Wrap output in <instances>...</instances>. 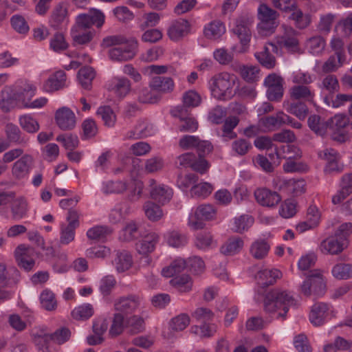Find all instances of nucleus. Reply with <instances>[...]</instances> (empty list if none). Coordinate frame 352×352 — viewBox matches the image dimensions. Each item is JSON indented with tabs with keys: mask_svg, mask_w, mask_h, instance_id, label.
Returning a JSON list of instances; mask_svg holds the SVG:
<instances>
[{
	"mask_svg": "<svg viewBox=\"0 0 352 352\" xmlns=\"http://www.w3.org/2000/svg\"><path fill=\"white\" fill-rule=\"evenodd\" d=\"M190 331L201 338H210L217 331V327L214 324L204 322L200 326L191 327Z\"/></svg>",
	"mask_w": 352,
	"mask_h": 352,
	"instance_id": "nucleus-55",
	"label": "nucleus"
},
{
	"mask_svg": "<svg viewBox=\"0 0 352 352\" xmlns=\"http://www.w3.org/2000/svg\"><path fill=\"white\" fill-rule=\"evenodd\" d=\"M125 320L126 318L124 315H122V313L116 312L113 314L112 324L109 331L111 337H116L123 332Z\"/></svg>",
	"mask_w": 352,
	"mask_h": 352,
	"instance_id": "nucleus-56",
	"label": "nucleus"
},
{
	"mask_svg": "<svg viewBox=\"0 0 352 352\" xmlns=\"http://www.w3.org/2000/svg\"><path fill=\"white\" fill-rule=\"evenodd\" d=\"M226 32V27L220 21H213L207 24L204 30L206 37L210 40L219 39Z\"/></svg>",
	"mask_w": 352,
	"mask_h": 352,
	"instance_id": "nucleus-33",
	"label": "nucleus"
},
{
	"mask_svg": "<svg viewBox=\"0 0 352 352\" xmlns=\"http://www.w3.org/2000/svg\"><path fill=\"white\" fill-rule=\"evenodd\" d=\"M95 76V72L91 67H82L77 74L78 82L82 88L89 89Z\"/></svg>",
	"mask_w": 352,
	"mask_h": 352,
	"instance_id": "nucleus-45",
	"label": "nucleus"
},
{
	"mask_svg": "<svg viewBox=\"0 0 352 352\" xmlns=\"http://www.w3.org/2000/svg\"><path fill=\"white\" fill-rule=\"evenodd\" d=\"M170 284L182 293L189 292L192 287V278L187 274L175 276L170 280Z\"/></svg>",
	"mask_w": 352,
	"mask_h": 352,
	"instance_id": "nucleus-44",
	"label": "nucleus"
},
{
	"mask_svg": "<svg viewBox=\"0 0 352 352\" xmlns=\"http://www.w3.org/2000/svg\"><path fill=\"white\" fill-rule=\"evenodd\" d=\"M278 188L292 197H298L305 192L306 182L303 179L280 180Z\"/></svg>",
	"mask_w": 352,
	"mask_h": 352,
	"instance_id": "nucleus-18",
	"label": "nucleus"
},
{
	"mask_svg": "<svg viewBox=\"0 0 352 352\" xmlns=\"http://www.w3.org/2000/svg\"><path fill=\"white\" fill-rule=\"evenodd\" d=\"M21 96L14 91V86H6L0 94V109L5 113L10 111L16 107L21 106Z\"/></svg>",
	"mask_w": 352,
	"mask_h": 352,
	"instance_id": "nucleus-10",
	"label": "nucleus"
},
{
	"mask_svg": "<svg viewBox=\"0 0 352 352\" xmlns=\"http://www.w3.org/2000/svg\"><path fill=\"white\" fill-rule=\"evenodd\" d=\"M39 85L43 92L52 94L67 87L69 81L63 70L45 71L40 75Z\"/></svg>",
	"mask_w": 352,
	"mask_h": 352,
	"instance_id": "nucleus-4",
	"label": "nucleus"
},
{
	"mask_svg": "<svg viewBox=\"0 0 352 352\" xmlns=\"http://www.w3.org/2000/svg\"><path fill=\"white\" fill-rule=\"evenodd\" d=\"M15 277L11 278L8 276L7 267L4 263H0V287H11L17 284L19 272L14 270Z\"/></svg>",
	"mask_w": 352,
	"mask_h": 352,
	"instance_id": "nucleus-54",
	"label": "nucleus"
},
{
	"mask_svg": "<svg viewBox=\"0 0 352 352\" xmlns=\"http://www.w3.org/2000/svg\"><path fill=\"white\" fill-rule=\"evenodd\" d=\"M154 127L152 124L148 123L144 120H140L135 125L132 134L130 135L131 138H138L142 137L151 136L154 133Z\"/></svg>",
	"mask_w": 352,
	"mask_h": 352,
	"instance_id": "nucleus-51",
	"label": "nucleus"
},
{
	"mask_svg": "<svg viewBox=\"0 0 352 352\" xmlns=\"http://www.w3.org/2000/svg\"><path fill=\"white\" fill-rule=\"evenodd\" d=\"M154 90L147 87L141 89L138 94V100L141 103L154 104L160 100V96L153 92Z\"/></svg>",
	"mask_w": 352,
	"mask_h": 352,
	"instance_id": "nucleus-63",
	"label": "nucleus"
},
{
	"mask_svg": "<svg viewBox=\"0 0 352 352\" xmlns=\"http://www.w3.org/2000/svg\"><path fill=\"white\" fill-rule=\"evenodd\" d=\"M338 34L342 37H349L352 34V12L345 14L335 27Z\"/></svg>",
	"mask_w": 352,
	"mask_h": 352,
	"instance_id": "nucleus-38",
	"label": "nucleus"
},
{
	"mask_svg": "<svg viewBox=\"0 0 352 352\" xmlns=\"http://www.w3.org/2000/svg\"><path fill=\"white\" fill-rule=\"evenodd\" d=\"M164 53V50L162 47L155 46L142 53L140 59L144 63L154 62L162 56Z\"/></svg>",
	"mask_w": 352,
	"mask_h": 352,
	"instance_id": "nucleus-60",
	"label": "nucleus"
},
{
	"mask_svg": "<svg viewBox=\"0 0 352 352\" xmlns=\"http://www.w3.org/2000/svg\"><path fill=\"white\" fill-rule=\"evenodd\" d=\"M141 298L135 294L120 296L114 301V310L122 315L132 314L140 307Z\"/></svg>",
	"mask_w": 352,
	"mask_h": 352,
	"instance_id": "nucleus-9",
	"label": "nucleus"
},
{
	"mask_svg": "<svg viewBox=\"0 0 352 352\" xmlns=\"http://www.w3.org/2000/svg\"><path fill=\"white\" fill-rule=\"evenodd\" d=\"M345 60V56L336 54L334 56H331L324 63L322 70L325 72L336 71L344 64Z\"/></svg>",
	"mask_w": 352,
	"mask_h": 352,
	"instance_id": "nucleus-61",
	"label": "nucleus"
},
{
	"mask_svg": "<svg viewBox=\"0 0 352 352\" xmlns=\"http://www.w3.org/2000/svg\"><path fill=\"white\" fill-rule=\"evenodd\" d=\"M104 49L110 48L109 58L113 61L122 62L133 59L138 52L139 43L136 38L127 39L121 34L105 36L100 44Z\"/></svg>",
	"mask_w": 352,
	"mask_h": 352,
	"instance_id": "nucleus-1",
	"label": "nucleus"
},
{
	"mask_svg": "<svg viewBox=\"0 0 352 352\" xmlns=\"http://www.w3.org/2000/svg\"><path fill=\"white\" fill-rule=\"evenodd\" d=\"M34 254V248L23 244L19 245L14 251V257L18 266L27 272L32 270L35 265Z\"/></svg>",
	"mask_w": 352,
	"mask_h": 352,
	"instance_id": "nucleus-13",
	"label": "nucleus"
},
{
	"mask_svg": "<svg viewBox=\"0 0 352 352\" xmlns=\"http://www.w3.org/2000/svg\"><path fill=\"white\" fill-rule=\"evenodd\" d=\"M157 242L158 236L155 233H149L136 243V250L139 254L147 255L155 250Z\"/></svg>",
	"mask_w": 352,
	"mask_h": 352,
	"instance_id": "nucleus-29",
	"label": "nucleus"
},
{
	"mask_svg": "<svg viewBox=\"0 0 352 352\" xmlns=\"http://www.w3.org/2000/svg\"><path fill=\"white\" fill-rule=\"evenodd\" d=\"M71 333L67 328H61L51 334H45L42 340L43 342L53 341L56 344H61L67 341Z\"/></svg>",
	"mask_w": 352,
	"mask_h": 352,
	"instance_id": "nucleus-48",
	"label": "nucleus"
},
{
	"mask_svg": "<svg viewBox=\"0 0 352 352\" xmlns=\"http://www.w3.org/2000/svg\"><path fill=\"white\" fill-rule=\"evenodd\" d=\"M270 245L265 239H258L250 247V255L256 260L265 258L270 251Z\"/></svg>",
	"mask_w": 352,
	"mask_h": 352,
	"instance_id": "nucleus-30",
	"label": "nucleus"
},
{
	"mask_svg": "<svg viewBox=\"0 0 352 352\" xmlns=\"http://www.w3.org/2000/svg\"><path fill=\"white\" fill-rule=\"evenodd\" d=\"M122 239L124 241H132L142 236L139 225L133 221L125 225L122 228Z\"/></svg>",
	"mask_w": 352,
	"mask_h": 352,
	"instance_id": "nucleus-46",
	"label": "nucleus"
},
{
	"mask_svg": "<svg viewBox=\"0 0 352 352\" xmlns=\"http://www.w3.org/2000/svg\"><path fill=\"white\" fill-rule=\"evenodd\" d=\"M251 23L243 19L236 20L231 26L232 32L236 34L239 43L232 47L233 53H245L248 52L251 39Z\"/></svg>",
	"mask_w": 352,
	"mask_h": 352,
	"instance_id": "nucleus-6",
	"label": "nucleus"
},
{
	"mask_svg": "<svg viewBox=\"0 0 352 352\" xmlns=\"http://www.w3.org/2000/svg\"><path fill=\"white\" fill-rule=\"evenodd\" d=\"M175 164L183 167H190L201 174L205 173L209 168V164L203 155H179Z\"/></svg>",
	"mask_w": 352,
	"mask_h": 352,
	"instance_id": "nucleus-14",
	"label": "nucleus"
},
{
	"mask_svg": "<svg viewBox=\"0 0 352 352\" xmlns=\"http://www.w3.org/2000/svg\"><path fill=\"white\" fill-rule=\"evenodd\" d=\"M21 127L28 133H34L40 129L37 119L31 113H25L19 118Z\"/></svg>",
	"mask_w": 352,
	"mask_h": 352,
	"instance_id": "nucleus-41",
	"label": "nucleus"
},
{
	"mask_svg": "<svg viewBox=\"0 0 352 352\" xmlns=\"http://www.w3.org/2000/svg\"><path fill=\"white\" fill-rule=\"evenodd\" d=\"M41 304L47 311H54L57 307L54 294L50 290H44L40 296Z\"/></svg>",
	"mask_w": 352,
	"mask_h": 352,
	"instance_id": "nucleus-62",
	"label": "nucleus"
},
{
	"mask_svg": "<svg viewBox=\"0 0 352 352\" xmlns=\"http://www.w3.org/2000/svg\"><path fill=\"white\" fill-rule=\"evenodd\" d=\"M278 46L272 43H269L264 47L262 52L255 54V57L263 67L272 69L275 66L276 60L270 52H273L275 54H278Z\"/></svg>",
	"mask_w": 352,
	"mask_h": 352,
	"instance_id": "nucleus-22",
	"label": "nucleus"
},
{
	"mask_svg": "<svg viewBox=\"0 0 352 352\" xmlns=\"http://www.w3.org/2000/svg\"><path fill=\"white\" fill-rule=\"evenodd\" d=\"M295 305L294 298L287 292L275 289L268 292L264 300V309L270 313L283 310L278 317L285 318L286 314L291 306Z\"/></svg>",
	"mask_w": 352,
	"mask_h": 352,
	"instance_id": "nucleus-3",
	"label": "nucleus"
},
{
	"mask_svg": "<svg viewBox=\"0 0 352 352\" xmlns=\"http://www.w3.org/2000/svg\"><path fill=\"white\" fill-rule=\"evenodd\" d=\"M85 29H78L72 28L71 36L74 43L78 45H85L91 41L95 32L94 30H84Z\"/></svg>",
	"mask_w": 352,
	"mask_h": 352,
	"instance_id": "nucleus-37",
	"label": "nucleus"
},
{
	"mask_svg": "<svg viewBox=\"0 0 352 352\" xmlns=\"http://www.w3.org/2000/svg\"><path fill=\"white\" fill-rule=\"evenodd\" d=\"M179 145L184 150L196 148L197 151L203 153H210L213 148L210 142L206 140L201 141L194 135H185L182 137L179 140Z\"/></svg>",
	"mask_w": 352,
	"mask_h": 352,
	"instance_id": "nucleus-17",
	"label": "nucleus"
},
{
	"mask_svg": "<svg viewBox=\"0 0 352 352\" xmlns=\"http://www.w3.org/2000/svg\"><path fill=\"white\" fill-rule=\"evenodd\" d=\"M149 87L157 92L168 93L174 89L175 83L171 78L155 76L150 80Z\"/></svg>",
	"mask_w": 352,
	"mask_h": 352,
	"instance_id": "nucleus-28",
	"label": "nucleus"
},
{
	"mask_svg": "<svg viewBox=\"0 0 352 352\" xmlns=\"http://www.w3.org/2000/svg\"><path fill=\"white\" fill-rule=\"evenodd\" d=\"M308 125L310 129L317 135L323 136L328 133L329 124L327 121L318 116L314 115L309 116Z\"/></svg>",
	"mask_w": 352,
	"mask_h": 352,
	"instance_id": "nucleus-36",
	"label": "nucleus"
},
{
	"mask_svg": "<svg viewBox=\"0 0 352 352\" xmlns=\"http://www.w3.org/2000/svg\"><path fill=\"white\" fill-rule=\"evenodd\" d=\"M186 267H187V263L182 258H178L171 263V264L163 268L162 274L165 277H172L177 274L182 272Z\"/></svg>",
	"mask_w": 352,
	"mask_h": 352,
	"instance_id": "nucleus-52",
	"label": "nucleus"
},
{
	"mask_svg": "<svg viewBox=\"0 0 352 352\" xmlns=\"http://www.w3.org/2000/svg\"><path fill=\"white\" fill-rule=\"evenodd\" d=\"M258 155L253 160L254 162L258 164L260 167L265 172H272L274 166H278L280 164V155H276V160L274 159V155Z\"/></svg>",
	"mask_w": 352,
	"mask_h": 352,
	"instance_id": "nucleus-47",
	"label": "nucleus"
},
{
	"mask_svg": "<svg viewBox=\"0 0 352 352\" xmlns=\"http://www.w3.org/2000/svg\"><path fill=\"white\" fill-rule=\"evenodd\" d=\"M151 197L153 199L164 204L170 201L173 195L172 190L164 186H155L151 188L150 191Z\"/></svg>",
	"mask_w": 352,
	"mask_h": 352,
	"instance_id": "nucleus-39",
	"label": "nucleus"
},
{
	"mask_svg": "<svg viewBox=\"0 0 352 352\" xmlns=\"http://www.w3.org/2000/svg\"><path fill=\"white\" fill-rule=\"evenodd\" d=\"M257 16L259 20L257 25L258 34L261 36L272 34L279 24L278 21L279 14L277 12L266 4L262 3L258 8Z\"/></svg>",
	"mask_w": 352,
	"mask_h": 352,
	"instance_id": "nucleus-5",
	"label": "nucleus"
},
{
	"mask_svg": "<svg viewBox=\"0 0 352 352\" xmlns=\"http://www.w3.org/2000/svg\"><path fill=\"white\" fill-rule=\"evenodd\" d=\"M326 290V284L320 270L311 271L300 286L301 293L306 296H322Z\"/></svg>",
	"mask_w": 352,
	"mask_h": 352,
	"instance_id": "nucleus-7",
	"label": "nucleus"
},
{
	"mask_svg": "<svg viewBox=\"0 0 352 352\" xmlns=\"http://www.w3.org/2000/svg\"><path fill=\"white\" fill-rule=\"evenodd\" d=\"M94 314V308L90 304H84L76 307L72 311V316L77 320H85Z\"/></svg>",
	"mask_w": 352,
	"mask_h": 352,
	"instance_id": "nucleus-59",
	"label": "nucleus"
},
{
	"mask_svg": "<svg viewBox=\"0 0 352 352\" xmlns=\"http://www.w3.org/2000/svg\"><path fill=\"white\" fill-rule=\"evenodd\" d=\"M348 242L344 239L338 238L335 235L324 239L320 245V250L322 254L338 255L347 248Z\"/></svg>",
	"mask_w": 352,
	"mask_h": 352,
	"instance_id": "nucleus-15",
	"label": "nucleus"
},
{
	"mask_svg": "<svg viewBox=\"0 0 352 352\" xmlns=\"http://www.w3.org/2000/svg\"><path fill=\"white\" fill-rule=\"evenodd\" d=\"M292 14L290 18L295 21L296 25L298 28L303 29L307 27L311 21V15L309 14H303L301 10L294 6V9L291 11Z\"/></svg>",
	"mask_w": 352,
	"mask_h": 352,
	"instance_id": "nucleus-58",
	"label": "nucleus"
},
{
	"mask_svg": "<svg viewBox=\"0 0 352 352\" xmlns=\"http://www.w3.org/2000/svg\"><path fill=\"white\" fill-rule=\"evenodd\" d=\"M329 124L328 133L332 139L339 142H344L349 138V135L345 131V127L349 123L346 116L341 114H337L327 120Z\"/></svg>",
	"mask_w": 352,
	"mask_h": 352,
	"instance_id": "nucleus-8",
	"label": "nucleus"
},
{
	"mask_svg": "<svg viewBox=\"0 0 352 352\" xmlns=\"http://www.w3.org/2000/svg\"><path fill=\"white\" fill-rule=\"evenodd\" d=\"M32 159L30 155H24L16 161L12 168V173L17 178L25 177L29 172Z\"/></svg>",
	"mask_w": 352,
	"mask_h": 352,
	"instance_id": "nucleus-43",
	"label": "nucleus"
},
{
	"mask_svg": "<svg viewBox=\"0 0 352 352\" xmlns=\"http://www.w3.org/2000/svg\"><path fill=\"white\" fill-rule=\"evenodd\" d=\"M264 83L267 87V96L269 100H277L283 96V79L280 76L270 74L265 78Z\"/></svg>",
	"mask_w": 352,
	"mask_h": 352,
	"instance_id": "nucleus-19",
	"label": "nucleus"
},
{
	"mask_svg": "<svg viewBox=\"0 0 352 352\" xmlns=\"http://www.w3.org/2000/svg\"><path fill=\"white\" fill-rule=\"evenodd\" d=\"M107 89L118 98H123L128 95L131 89L129 79L123 76H114L107 84Z\"/></svg>",
	"mask_w": 352,
	"mask_h": 352,
	"instance_id": "nucleus-16",
	"label": "nucleus"
},
{
	"mask_svg": "<svg viewBox=\"0 0 352 352\" xmlns=\"http://www.w3.org/2000/svg\"><path fill=\"white\" fill-rule=\"evenodd\" d=\"M212 98L220 101L230 100L239 89L237 77L228 72L212 76L207 82Z\"/></svg>",
	"mask_w": 352,
	"mask_h": 352,
	"instance_id": "nucleus-2",
	"label": "nucleus"
},
{
	"mask_svg": "<svg viewBox=\"0 0 352 352\" xmlns=\"http://www.w3.org/2000/svg\"><path fill=\"white\" fill-rule=\"evenodd\" d=\"M329 306L324 302L315 303L311 309L309 320L315 326H320L324 323L328 314Z\"/></svg>",
	"mask_w": 352,
	"mask_h": 352,
	"instance_id": "nucleus-26",
	"label": "nucleus"
},
{
	"mask_svg": "<svg viewBox=\"0 0 352 352\" xmlns=\"http://www.w3.org/2000/svg\"><path fill=\"white\" fill-rule=\"evenodd\" d=\"M13 86L16 94H19L21 96V107L25 104V102H27L29 100L26 99V96L30 98L34 96L36 94L37 90L36 86L34 83L29 81L22 82L19 86Z\"/></svg>",
	"mask_w": 352,
	"mask_h": 352,
	"instance_id": "nucleus-34",
	"label": "nucleus"
},
{
	"mask_svg": "<svg viewBox=\"0 0 352 352\" xmlns=\"http://www.w3.org/2000/svg\"><path fill=\"white\" fill-rule=\"evenodd\" d=\"M280 271L278 270H263L259 271L256 275L257 283L263 288L274 284L281 276Z\"/></svg>",
	"mask_w": 352,
	"mask_h": 352,
	"instance_id": "nucleus-27",
	"label": "nucleus"
},
{
	"mask_svg": "<svg viewBox=\"0 0 352 352\" xmlns=\"http://www.w3.org/2000/svg\"><path fill=\"white\" fill-rule=\"evenodd\" d=\"M239 122V118L236 116H230L225 120L222 136L226 140L234 139L236 136L233 129L238 125Z\"/></svg>",
	"mask_w": 352,
	"mask_h": 352,
	"instance_id": "nucleus-53",
	"label": "nucleus"
},
{
	"mask_svg": "<svg viewBox=\"0 0 352 352\" xmlns=\"http://www.w3.org/2000/svg\"><path fill=\"white\" fill-rule=\"evenodd\" d=\"M277 43L280 47H285L288 51L292 52H298L299 50L298 41L296 38V32L290 28L289 29L281 40L278 39Z\"/></svg>",
	"mask_w": 352,
	"mask_h": 352,
	"instance_id": "nucleus-35",
	"label": "nucleus"
},
{
	"mask_svg": "<svg viewBox=\"0 0 352 352\" xmlns=\"http://www.w3.org/2000/svg\"><path fill=\"white\" fill-rule=\"evenodd\" d=\"M51 23L56 28L68 23V8L67 3H60L54 8L51 17Z\"/></svg>",
	"mask_w": 352,
	"mask_h": 352,
	"instance_id": "nucleus-32",
	"label": "nucleus"
},
{
	"mask_svg": "<svg viewBox=\"0 0 352 352\" xmlns=\"http://www.w3.org/2000/svg\"><path fill=\"white\" fill-rule=\"evenodd\" d=\"M56 124L62 130H72L76 125V116L68 107L63 106L57 109L54 113Z\"/></svg>",
	"mask_w": 352,
	"mask_h": 352,
	"instance_id": "nucleus-12",
	"label": "nucleus"
},
{
	"mask_svg": "<svg viewBox=\"0 0 352 352\" xmlns=\"http://www.w3.org/2000/svg\"><path fill=\"white\" fill-rule=\"evenodd\" d=\"M331 273L337 279H349L352 277V264L344 263H337L333 267Z\"/></svg>",
	"mask_w": 352,
	"mask_h": 352,
	"instance_id": "nucleus-49",
	"label": "nucleus"
},
{
	"mask_svg": "<svg viewBox=\"0 0 352 352\" xmlns=\"http://www.w3.org/2000/svg\"><path fill=\"white\" fill-rule=\"evenodd\" d=\"M125 327L127 328L130 334L134 335L142 333L145 329L144 320L138 315H133L126 317L125 320Z\"/></svg>",
	"mask_w": 352,
	"mask_h": 352,
	"instance_id": "nucleus-40",
	"label": "nucleus"
},
{
	"mask_svg": "<svg viewBox=\"0 0 352 352\" xmlns=\"http://www.w3.org/2000/svg\"><path fill=\"white\" fill-rule=\"evenodd\" d=\"M190 30L189 22L186 19H179L170 23L167 30V34L171 41H178L186 36Z\"/></svg>",
	"mask_w": 352,
	"mask_h": 352,
	"instance_id": "nucleus-20",
	"label": "nucleus"
},
{
	"mask_svg": "<svg viewBox=\"0 0 352 352\" xmlns=\"http://www.w3.org/2000/svg\"><path fill=\"white\" fill-rule=\"evenodd\" d=\"M254 197L260 205L266 207H274L281 201L278 192L266 188H257L254 191Z\"/></svg>",
	"mask_w": 352,
	"mask_h": 352,
	"instance_id": "nucleus-21",
	"label": "nucleus"
},
{
	"mask_svg": "<svg viewBox=\"0 0 352 352\" xmlns=\"http://www.w3.org/2000/svg\"><path fill=\"white\" fill-rule=\"evenodd\" d=\"M289 122V116L283 112L277 113L276 116H270L259 120V124L263 132L274 129L281 124Z\"/></svg>",
	"mask_w": 352,
	"mask_h": 352,
	"instance_id": "nucleus-25",
	"label": "nucleus"
},
{
	"mask_svg": "<svg viewBox=\"0 0 352 352\" xmlns=\"http://www.w3.org/2000/svg\"><path fill=\"white\" fill-rule=\"evenodd\" d=\"M326 41L321 36H315L309 38L305 43L306 50L311 54L319 55L325 49Z\"/></svg>",
	"mask_w": 352,
	"mask_h": 352,
	"instance_id": "nucleus-42",
	"label": "nucleus"
},
{
	"mask_svg": "<svg viewBox=\"0 0 352 352\" xmlns=\"http://www.w3.org/2000/svg\"><path fill=\"white\" fill-rule=\"evenodd\" d=\"M243 240L239 236L229 238L221 247L220 252L225 256H234L243 249Z\"/></svg>",
	"mask_w": 352,
	"mask_h": 352,
	"instance_id": "nucleus-31",
	"label": "nucleus"
},
{
	"mask_svg": "<svg viewBox=\"0 0 352 352\" xmlns=\"http://www.w3.org/2000/svg\"><path fill=\"white\" fill-rule=\"evenodd\" d=\"M216 210L210 204H202L198 206L195 212L194 219L192 217L189 219V225L194 230L202 229L204 223L202 220L209 221L215 217Z\"/></svg>",
	"mask_w": 352,
	"mask_h": 352,
	"instance_id": "nucleus-11",
	"label": "nucleus"
},
{
	"mask_svg": "<svg viewBox=\"0 0 352 352\" xmlns=\"http://www.w3.org/2000/svg\"><path fill=\"white\" fill-rule=\"evenodd\" d=\"M118 272L122 273L128 270L133 265L131 254L126 250H117L112 261Z\"/></svg>",
	"mask_w": 352,
	"mask_h": 352,
	"instance_id": "nucleus-24",
	"label": "nucleus"
},
{
	"mask_svg": "<svg viewBox=\"0 0 352 352\" xmlns=\"http://www.w3.org/2000/svg\"><path fill=\"white\" fill-rule=\"evenodd\" d=\"M82 138L89 140L94 138L98 133V129L96 122L91 118L85 119L81 125Z\"/></svg>",
	"mask_w": 352,
	"mask_h": 352,
	"instance_id": "nucleus-57",
	"label": "nucleus"
},
{
	"mask_svg": "<svg viewBox=\"0 0 352 352\" xmlns=\"http://www.w3.org/2000/svg\"><path fill=\"white\" fill-rule=\"evenodd\" d=\"M143 183L140 180H133L127 183V199L131 202L138 201L142 194Z\"/></svg>",
	"mask_w": 352,
	"mask_h": 352,
	"instance_id": "nucleus-50",
	"label": "nucleus"
},
{
	"mask_svg": "<svg viewBox=\"0 0 352 352\" xmlns=\"http://www.w3.org/2000/svg\"><path fill=\"white\" fill-rule=\"evenodd\" d=\"M97 114L102 118L106 126L109 127L114 126L116 121V116L109 107L104 106L99 107L97 111Z\"/></svg>",
	"mask_w": 352,
	"mask_h": 352,
	"instance_id": "nucleus-64",
	"label": "nucleus"
},
{
	"mask_svg": "<svg viewBox=\"0 0 352 352\" xmlns=\"http://www.w3.org/2000/svg\"><path fill=\"white\" fill-rule=\"evenodd\" d=\"M28 212V203L24 197H19L12 200L10 204V213L13 221L22 220L27 216Z\"/></svg>",
	"mask_w": 352,
	"mask_h": 352,
	"instance_id": "nucleus-23",
	"label": "nucleus"
}]
</instances>
